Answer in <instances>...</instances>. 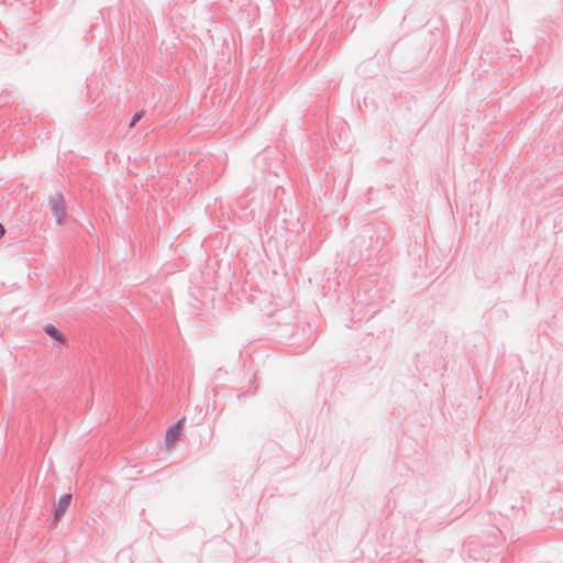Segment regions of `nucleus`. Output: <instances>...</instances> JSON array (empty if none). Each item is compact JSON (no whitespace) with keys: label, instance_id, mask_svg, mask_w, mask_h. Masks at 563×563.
<instances>
[{"label":"nucleus","instance_id":"f257e3e1","mask_svg":"<svg viewBox=\"0 0 563 563\" xmlns=\"http://www.w3.org/2000/svg\"><path fill=\"white\" fill-rule=\"evenodd\" d=\"M48 203L51 211L56 219L57 224H63L66 217V202L62 192H55L49 196Z\"/></svg>","mask_w":563,"mask_h":563},{"label":"nucleus","instance_id":"f03ea898","mask_svg":"<svg viewBox=\"0 0 563 563\" xmlns=\"http://www.w3.org/2000/svg\"><path fill=\"white\" fill-rule=\"evenodd\" d=\"M71 494H64L58 503L55 505V508H54V521L55 522H58L60 520V518L65 515V512L67 511L70 503H71Z\"/></svg>","mask_w":563,"mask_h":563},{"label":"nucleus","instance_id":"7ed1b4c3","mask_svg":"<svg viewBox=\"0 0 563 563\" xmlns=\"http://www.w3.org/2000/svg\"><path fill=\"white\" fill-rule=\"evenodd\" d=\"M43 331L51 336L53 340L57 341L60 344L67 343V338L63 332H60L55 325L48 323L43 327Z\"/></svg>","mask_w":563,"mask_h":563},{"label":"nucleus","instance_id":"20e7f679","mask_svg":"<svg viewBox=\"0 0 563 563\" xmlns=\"http://www.w3.org/2000/svg\"><path fill=\"white\" fill-rule=\"evenodd\" d=\"M184 420H185V418H183L181 420H179L176 423L168 427V429L166 431V442L167 443H172L178 439L181 428H183Z\"/></svg>","mask_w":563,"mask_h":563},{"label":"nucleus","instance_id":"39448f33","mask_svg":"<svg viewBox=\"0 0 563 563\" xmlns=\"http://www.w3.org/2000/svg\"><path fill=\"white\" fill-rule=\"evenodd\" d=\"M144 113L145 112L143 110L135 112L134 115L131 119L129 128H133L143 118Z\"/></svg>","mask_w":563,"mask_h":563},{"label":"nucleus","instance_id":"423d86ee","mask_svg":"<svg viewBox=\"0 0 563 563\" xmlns=\"http://www.w3.org/2000/svg\"><path fill=\"white\" fill-rule=\"evenodd\" d=\"M4 234V228L3 225L0 223V239L3 236Z\"/></svg>","mask_w":563,"mask_h":563},{"label":"nucleus","instance_id":"0eeeda50","mask_svg":"<svg viewBox=\"0 0 563 563\" xmlns=\"http://www.w3.org/2000/svg\"><path fill=\"white\" fill-rule=\"evenodd\" d=\"M245 394H246V391H245V393H242V394H239V395H238V398H241V397H242V396H244Z\"/></svg>","mask_w":563,"mask_h":563}]
</instances>
